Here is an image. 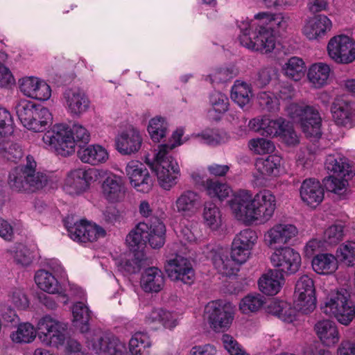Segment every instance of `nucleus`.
<instances>
[{"mask_svg": "<svg viewBox=\"0 0 355 355\" xmlns=\"http://www.w3.org/2000/svg\"><path fill=\"white\" fill-rule=\"evenodd\" d=\"M331 26V21L326 15H319L307 21L303 33L310 40H316L324 36Z\"/></svg>", "mask_w": 355, "mask_h": 355, "instance_id": "nucleus-34", "label": "nucleus"}, {"mask_svg": "<svg viewBox=\"0 0 355 355\" xmlns=\"http://www.w3.org/2000/svg\"><path fill=\"white\" fill-rule=\"evenodd\" d=\"M237 69L234 67H225L216 69L210 76L212 83L225 82L236 76Z\"/></svg>", "mask_w": 355, "mask_h": 355, "instance_id": "nucleus-61", "label": "nucleus"}, {"mask_svg": "<svg viewBox=\"0 0 355 355\" xmlns=\"http://www.w3.org/2000/svg\"><path fill=\"white\" fill-rule=\"evenodd\" d=\"M65 226L69 237L77 242H94L105 235L103 227L85 220H80L73 225L66 220Z\"/></svg>", "mask_w": 355, "mask_h": 355, "instance_id": "nucleus-17", "label": "nucleus"}, {"mask_svg": "<svg viewBox=\"0 0 355 355\" xmlns=\"http://www.w3.org/2000/svg\"><path fill=\"white\" fill-rule=\"evenodd\" d=\"M66 325L56 318L46 315L37 323L38 338L46 346L58 347L62 345L66 339Z\"/></svg>", "mask_w": 355, "mask_h": 355, "instance_id": "nucleus-12", "label": "nucleus"}, {"mask_svg": "<svg viewBox=\"0 0 355 355\" xmlns=\"http://www.w3.org/2000/svg\"><path fill=\"white\" fill-rule=\"evenodd\" d=\"M34 279L40 290L49 294L58 295L63 300L64 304L69 302V298L66 288L52 272L43 269L39 270L35 272Z\"/></svg>", "mask_w": 355, "mask_h": 355, "instance_id": "nucleus-25", "label": "nucleus"}, {"mask_svg": "<svg viewBox=\"0 0 355 355\" xmlns=\"http://www.w3.org/2000/svg\"><path fill=\"white\" fill-rule=\"evenodd\" d=\"M329 56L334 62L347 64L355 60V46H327Z\"/></svg>", "mask_w": 355, "mask_h": 355, "instance_id": "nucleus-47", "label": "nucleus"}, {"mask_svg": "<svg viewBox=\"0 0 355 355\" xmlns=\"http://www.w3.org/2000/svg\"><path fill=\"white\" fill-rule=\"evenodd\" d=\"M289 18L282 13L262 11L252 19L242 17L236 20L240 31L238 41L240 44H275L280 31H285Z\"/></svg>", "mask_w": 355, "mask_h": 355, "instance_id": "nucleus-1", "label": "nucleus"}, {"mask_svg": "<svg viewBox=\"0 0 355 355\" xmlns=\"http://www.w3.org/2000/svg\"><path fill=\"white\" fill-rule=\"evenodd\" d=\"M320 309L343 325H348L353 320L352 306L349 304L348 295L344 291L331 292L321 304Z\"/></svg>", "mask_w": 355, "mask_h": 355, "instance_id": "nucleus-9", "label": "nucleus"}, {"mask_svg": "<svg viewBox=\"0 0 355 355\" xmlns=\"http://www.w3.org/2000/svg\"><path fill=\"white\" fill-rule=\"evenodd\" d=\"M337 257L348 266H352L355 261V242L347 241L337 250Z\"/></svg>", "mask_w": 355, "mask_h": 355, "instance_id": "nucleus-57", "label": "nucleus"}, {"mask_svg": "<svg viewBox=\"0 0 355 355\" xmlns=\"http://www.w3.org/2000/svg\"><path fill=\"white\" fill-rule=\"evenodd\" d=\"M193 137L201 143L210 146H216L224 141V137L215 129L203 130L199 133L193 134Z\"/></svg>", "mask_w": 355, "mask_h": 355, "instance_id": "nucleus-53", "label": "nucleus"}, {"mask_svg": "<svg viewBox=\"0 0 355 355\" xmlns=\"http://www.w3.org/2000/svg\"><path fill=\"white\" fill-rule=\"evenodd\" d=\"M165 270L174 282L191 284L195 279V272L191 262L180 255L169 258L165 264Z\"/></svg>", "mask_w": 355, "mask_h": 355, "instance_id": "nucleus-19", "label": "nucleus"}, {"mask_svg": "<svg viewBox=\"0 0 355 355\" xmlns=\"http://www.w3.org/2000/svg\"><path fill=\"white\" fill-rule=\"evenodd\" d=\"M204 190L210 198H217L220 200L227 198L232 193V189L225 183L212 178H207Z\"/></svg>", "mask_w": 355, "mask_h": 355, "instance_id": "nucleus-49", "label": "nucleus"}, {"mask_svg": "<svg viewBox=\"0 0 355 355\" xmlns=\"http://www.w3.org/2000/svg\"><path fill=\"white\" fill-rule=\"evenodd\" d=\"M209 104L211 107L208 111L209 117L218 120L228 110L229 99L225 94L215 91L209 96Z\"/></svg>", "mask_w": 355, "mask_h": 355, "instance_id": "nucleus-45", "label": "nucleus"}, {"mask_svg": "<svg viewBox=\"0 0 355 355\" xmlns=\"http://www.w3.org/2000/svg\"><path fill=\"white\" fill-rule=\"evenodd\" d=\"M314 330L322 344L326 347H334L340 341V334L338 326L332 320H319L315 323Z\"/></svg>", "mask_w": 355, "mask_h": 355, "instance_id": "nucleus-31", "label": "nucleus"}, {"mask_svg": "<svg viewBox=\"0 0 355 355\" xmlns=\"http://www.w3.org/2000/svg\"><path fill=\"white\" fill-rule=\"evenodd\" d=\"M253 96L252 87L250 84L237 80L231 89V98L241 108L248 105Z\"/></svg>", "mask_w": 355, "mask_h": 355, "instance_id": "nucleus-42", "label": "nucleus"}, {"mask_svg": "<svg viewBox=\"0 0 355 355\" xmlns=\"http://www.w3.org/2000/svg\"><path fill=\"white\" fill-rule=\"evenodd\" d=\"M288 114L300 123L302 132L312 141L322 136V119L318 110L313 106L304 103H291L287 107Z\"/></svg>", "mask_w": 355, "mask_h": 355, "instance_id": "nucleus-8", "label": "nucleus"}, {"mask_svg": "<svg viewBox=\"0 0 355 355\" xmlns=\"http://www.w3.org/2000/svg\"><path fill=\"white\" fill-rule=\"evenodd\" d=\"M305 63L298 57H292L288 60L282 67L284 75L290 79L298 81L304 76Z\"/></svg>", "mask_w": 355, "mask_h": 355, "instance_id": "nucleus-50", "label": "nucleus"}, {"mask_svg": "<svg viewBox=\"0 0 355 355\" xmlns=\"http://www.w3.org/2000/svg\"><path fill=\"white\" fill-rule=\"evenodd\" d=\"M40 105L35 104L34 102L25 98H20L15 101L13 107L16 114L22 125L27 127L35 126V123L31 121V119H34V116H37L38 113L44 114L45 112H37V107Z\"/></svg>", "mask_w": 355, "mask_h": 355, "instance_id": "nucleus-33", "label": "nucleus"}, {"mask_svg": "<svg viewBox=\"0 0 355 355\" xmlns=\"http://www.w3.org/2000/svg\"><path fill=\"white\" fill-rule=\"evenodd\" d=\"M313 270L320 275H330L338 268V261L335 256L329 253L316 255L312 260Z\"/></svg>", "mask_w": 355, "mask_h": 355, "instance_id": "nucleus-41", "label": "nucleus"}, {"mask_svg": "<svg viewBox=\"0 0 355 355\" xmlns=\"http://www.w3.org/2000/svg\"><path fill=\"white\" fill-rule=\"evenodd\" d=\"M248 128L263 136L279 137L288 145L299 143L293 125L282 117L272 119L268 115L258 116L249 121Z\"/></svg>", "mask_w": 355, "mask_h": 355, "instance_id": "nucleus-6", "label": "nucleus"}, {"mask_svg": "<svg viewBox=\"0 0 355 355\" xmlns=\"http://www.w3.org/2000/svg\"><path fill=\"white\" fill-rule=\"evenodd\" d=\"M346 176L332 175L327 180L326 187L331 192L338 195L343 194L347 190L348 182Z\"/></svg>", "mask_w": 355, "mask_h": 355, "instance_id": "nucleus-58", "label": "nucleus"}, {"mask_svg": "<svg viewBox=\"0 0 355 355\" xmlns=\"http://www.w3.org/2000/svg\"><path fill=\"white\" fill-rule=\"evenodd\" d=\"M73 324L82 333L89 330V321L91 318V311L83 302H76L72 308Z\"/></svg>", "mask_w": 355, "mask_h": 355, "instance_id": "nucleus-44", "label": "nucleus"}, {"mask_svg": "<svg viewBox=\"0 0 355 355\" xmlns=\"http://www.w3.org/2000/svg\"><path fill=\"white\" fill-rule=\"evenodd\" d=\"M168 123L165 118L156 116L152 118L148 125L147 130L153 141L159 142L166 137Z\"/></svg>", "mask_w": 355, "mask_h": 355, "instance_id": "nucleus-51", "label": "nucleus"}, {"mask_svg": "<svg viewBox=\"0 0 355 355\" xmlns=\"http://www.w3.org/2000/svg\"><path fill=\"white\" fill-rule=\"evenodd\" d=\"M142 141L140 132L136 128H130L116 137V148L122 155H131L139 150Z\"/></svg>", "mask_w": 355, "mask_h": 355, "instance_id": "nucleus-30", "label": "nucleus"}, {"mask_svg": "<svg viewBox=\"0 0 355 355\" xmlns=\"http://www.w3.org/2000/svg\"><path fill=\"white\" fill-rule=\"evenodd\" d=\"M9 301L12 306L18 309L24 310L29 306V300L21 288L12 289L9 295Z\"/></svg>", "mask_w": 355, "mask_h": 355, "instance_id": "nucleus-59", "label": "nucleus"}, {"mask_svg": "<svg viewBox=\"0 0 355 355\" xmlns=\"http://www.w3.org/2000/svg\"><path fill=\"white\" fill-rule=\"evenodd\" d=\"M131 186L139 192L148 193L153 181L145 166L137 160L130 161L125 168Z\"/></svg>", "mask_w": 355, "mask_h": 355, "instance_id": "nucleus-21", "label": "nucleus"}, {"mask_svg": "<svg viewBox=\"0 0 355 355\" xmlns=\"http://www.w3.org/2000/svg\"><path fill=\"white\" fill-rule=\"evenodd\" d=\"M256 168L261 178L275 177L279 174L282 166V157L277 155H268L266 158H259L256 161Z\"/></svg>", "mask_w": 355, "mask_h": 355, "instance_id": "nucleus-38", "label": "nucleus"}, {"mask_svg": "<svg viewBox=\"0 0 355 355\" xmlns=\"http://www.w3.org/2000/svg\"><path fill=\"white\" fill-rule=\"evenodd\" d=\"M248 147L251 151L257 155L270 153L275 150L274 144L264 138H256L250 139Z\"/></svg>", "mask_w": 355, "mask_h": 355, "instance_id": "nucleus-56", "label": "nucleus"}, {"mask_svg": "<svg viewBox=\"0 0 355 355\" xmlns=\"http://www.w3.org/2000/svg\"><path fill=\"white\" fill-rule=\"evenodd\" d=\"M165 277L161 270L156 267L146 269L141 275L140 284L146 293H158L162 290Z\"/></svg>", "mask_w": 355, "mask_h": 355, "instance_id": "nucleus-35", "label": "nucleus"}, {"mask_svg": "<svg viewBox=\"0 0 355 355\" xmlns=\"http://www.w3.org/2000/svg\"><path fill=\"white\" fill-rule=\"evenodd\" d=\"M333 119L340 126L355 125V105L343 97L336 98L331 108Z\"/></svg>", "mask_w": 355, "mask_h": 355, "instance_id": "nucleus-26", "label": "nucleus"}, {"mask_svg": "<svg viewBox=\"0 0 355 355\" xmlns=\"http://www.w3.org/2000/svg\"><path fill=\"white\" fill-rule=\"evenodd\" d=\"M62 104L73 116H80L90 107V100L86 93L78 87L68 88L62 94Z\"/></svg>", "mask_w": 355, "mask_h": 355, "instance_id": "nucleus-20", "label": "nucleus"}, {"mask_svg": "<svg viewBox=\"0 0 355 355\" xmlns=\"http://www.w3.org/2000/svg\"><path fill=\"white\" fill-rule=\"evenodd\" d=\"M36 162L32 156L26 157V164L14 168L9 174L8 184L15 191H36L48 183L46 173L36 171Z\"/></svg>", "mask_w": 355, "mask_h": 355, "instance_id": "nucleus-5", "label": "nucleus"}, {"mask_svg": "<svg viewBox=\"0 0 355 355\" xmlns=\"http://www.w3.org/2000/svg\"><path fill=\"white\" fill-rule=\"evenodd\" d=\"M19 86L21 93L28 98L44 101L51 96V87L46 81L35 76L19 79Z\"/></svg>", "mask_w": 355, "mask_h": 355, "instance_id": "nucleus-24", "label": "nucleus"}, {"mask_svg": "<svg viewBox=\"0 0 355 355\" xmlns=\"http://www.w3.org/2000/svg\"><path fill=\"white\" fill-rule=\"evenodd\" d=\"M201 206L200 194L191 189L182 191L173 202V211L184 218H191L198 211Z\"/></svg>", "mask_w": 355, "mask_h": 355, "instance_id": "nucleus-23", "label": "nucleus"}, {"mask_svg": "<svg viewBox=\"0 0 355 355\" xmlns=\"http://www.w3.org/2000/svg\"><path fill=\"white\" fill-rule=\"evenodd\" d=\"M78 156L82 162L97 166L107 162L109 153L103 146L92 144L81 147L78 151Z\"/></svg>", "mask_w": 355, "mask_h": 355, "instance_id": "nucleus-37", "label": "nucleus"}, {"mask_svg": "<svg viewBox=\"0 0 355 355\" xmlns=\"http://www.w3.org/2000/svg\"><path fill=\"white\" fill-rule=\"evenodd\" d=\"M13 130V121L10 113L6 109L0 107V135H10Z\"/></svg>", "mask_w": 355, "mask_h": 355, "instance_id": "nucleus-63", "label": "nucleus"}, {"mask_svg": "<svg viewBox=\"0 0 355 355\" xmlns=\"http://www.w3.org/2000/svg\"><path fill=\"white\" fill-rule=\"evenodd\" d=\"M265 297L261 294H250L243 297L239 303V309L244 314L258 311L264 304Z\"/></svg>", "mask_w": 355, "mask_h": 355, "instance_id": "nucleus-52", "label": "nucleus"}, {"mask_svg": "<svg viewBox=\"0 0 355 355\" xmlns=\"http://www.w3.org/2000/svg\"><path fill=\"white\" fill-rule=\"evenodd\" d=\"M206 248L207 250L203 251L205 257L211 259L216 269L223 275L231 276L236 274L239 270V266L243 264L232 257L229 258L222 251L214 250L212 246L207 245Z\"/></svg>", "mask_w": 355, "mask_h": 355, "instance_id": "nucleus-29", "label": "nucleus"}, {"mask_svg": "<svg viewBox=\"0 0 355 355\" xmlns=\"http://www.w3.org/2000/svg\"><path fill=\"white\" fill-rule=\"evenodd\" d=\"M297 234L298 230L294 225L277 223L265 232L263 241L266 246L275 250L288 244Z\"/></svg>", "mask_w": 355, "mask_h": 355, "instance_id": "nucleus-18", "label": "nucleus"}, {"mask_svg": "<svg viewBox=\"0 0 355 355\" xmlns=\"http://www.w3.org/2000/svg\"><path fill=\"white\" fill-rule=\"evenodd\" d=\"M301 200L307 206L315 208L323 200L324 191L320 182L315 178L304 180L300 187Z\"/></svg>", "mask_w": 355, "mask_h": 355, "instance_id": "nucleus-27", "label": "nucleus"}, {"mask_svg": "<svg viewBox=\"0 0 355 355\" xmlns=\"http://www.w3.org/2000/svg\"><path fill=\"white\" fill-rule=\"evenodd\" d=\"M257 239L254 230L249 228L241 230L236 234L232 243V257L240 263H245L250 257Z\"/></svg>", "mask_w": 355, "mask_h": 355, "instance_id": "nucleus-16", "label": "nucleus"}, {"mask_svg": "<svg viewBox=\"0 0 355 355\" xmlns=\"http://www.w3.org/2000/svg\"><path fill=\"white\" fill-rule=\"evenodd\" d=\"M103 345L107 349L111 355H140L142 349L151 347V341L147 334L141 331L135 333L129 340V350L125 343L111 334H99L96 340L92 343V349L95 353H99Z\"/></svg>", "mask_w": 355, "mask_h": 355, "instance_id": "nucleus-4", "label": "nucleus"}, {"mask_svg": "<svg viewBox=\"0 0 355 355\" xmlns=\"http://www.w3.org/2000/svg\"><path fill=\"white\" fill-rule=\"evenodd\" d=\"M331 69L324 62H316L309 66L307 78L315 88H321L328 83Z\"/></svg>", "mask_w": 355, "mask_h": 355, "instance_id": "nucleus-40", "label": "nucleus"}, {"mask_svg": "<svg viewBox=\"0 0 355 355\" xmlns=\"http://www.w3.org/2000/svg\"><path fill=\"white\" fill-rule=\"evenodd\" d=\"M145 322L155 328L159 325L169 329H173L178 324V317L175 313L160 308L152 309L146 314Z\"/></svg>", "mask_w": 355, "mask_h": 355, "instance_id": "nucleus-32", "label": "nucleus"}, {"mask_svg": "<svg viewBox=\"0 0 355 355\" xmlns=\"http://www.w3.org/2000/svg\"><path fill=\"white\" fill-rule=\"evenodd\" d=\"M45 112L44 114H41L38 113L37 116H33L34 119H31V121L35 123V126L31 127H27L28 130H33L34 132H42L44 130L46 129V127L52 123L53 117L51 112L49 110L45 107H43L42 105H39V107H37V112H40V111L43 112Z\"/></svg>", "mask_w": 355, "mask_h": 355, "instance_id": "nucleus-54", "label": "nucleus"}, {"mask_svg": "<svg viewBox=\"0 0 355 355\" xmlns=\"http://www.w3.org/2000/svg\"><path fill=\"white\" fill-rule=\"evenodd\" d=\"M167 145H159L151 153L145 156L144 162L157 176L159 185L164 190H171L180 177L177 160L168 154Z\"/></svg>", "mask_w": 355, "mask_h": 355, "instance_id": "nucleus-3", "label": "nucleus"}, {"mask_svg": "<svg viewBox=\"0 0 355 355\" xmlns=\"http://www.w3.org/2000/svg\"><path fill=\"white\" fill-rule=\"evenodd\" d=\"M222 342L230 355H250L241 345L230 335L224 334Z\"/></svg>", "mask_w": 355, "mask_h": 355, "instance_id": "nucleus-62", "label": "nucleus"}, {"mask_svg": "<svg viewBox=\"0 0 355 355\" xmlns=\"http://www.w3.org/2000/svg\"><path fill=\"white\" fill-rule=\"evenodd\" d=\"M234 308L232 304L220 300L209 302L205 308V318L216 332L229 329L234 320Z\"/></svg>", "mask_w": 355, "mask_h": 355, "instance_id": "nucleus-11", "label": "nucleus"}, {"mask_svg": "<svg viewBox=\"0 0 355 355\" xmlns=\"http://www.w3.org/2000/svg\"><path fill=\"white\" fill-rule=\"evenodd\" d=\"M106 173L100 178H105L101 184V193L110 202L122 201L125 196L126 188L121 176L104 170Z\"/></svg>", "mask_w": 355, "mask_h": 355, "instance_id": "nucleus-22", "label": "nucleus"}, {"mask_svg": "<svg viewBox=\"0 0 355 355\" xmlns=\"http://www.w3.org/2000/svg\"><path fill=\"white\" fill-rule=\"evenodd\" d=\"M106 172L103 169H73L67 175L63 186L64 190L72 196L79 195L87 189L92 182H96Z\"/></svg>", "mask_w": 355, "mask_h": 355, "instance_id": "nucleus-13", "label": "nucleus"}, {"mask_svg": "<svg viewBox=\"0 0 355 355\" xmlns=\"http://www.w3.org/2000/svg\"><path fill=\"white\" fill-rule=\"evenodd\" d=\"M257 98L260 106L267 111L275 112L279 110L280 103L275 92H261Z\"/></svg>", "mask_w": 355, "mask_h": 355, "instance_id": "nucleus-55", "label": "nucleus"}, {"mask_svg": "<svg viewBox=\"0 0 355 355\" xmlns=\"http://www.w3.org/2000/svg\"><path fill=\"white\" fill-rule=\"evenodd\" d=\"M270 259L272 266L277 268L279 273L286 275L296 273L302 263L300 253L288 246L274 250Z\"/></svg>", "mask_w": 355, "mask_h": 355, "instance_id": "nucleus-15", "label": "nucleus"}, {"mask_svg": "<svg viewBox=\"0 0 355 355\" xmlns=\"http://www.w3.org/2000/svg\"><path fill=\"white\" fill-rule=\"evenodd\" d=\"M266 311L284 322L291 323L295 320L297 309L286 302L274 299L268 303Z\"/></svg>", "mask_w": 355, "mask_h": 355, "instance_id": "nucleus-39", "label": "nucleus"}, {"mask_svg": "<svg viewBox=\"0 0 355 355\" xmlns=\"http://www.w3.org/2000/svg\"><path fill=\"white\" fill-rule=\"evenodd\" d=\"M14 259L17 264L22 266H29L33 261L31 252L24 245H18L14 253Z\"/></svg>", "mask_w": 355, "mask_h": 355, "instance_id": "nucleus-64", "label": "nucleus"}, {"mask_svg": "<svg viewBox=\"0 0 355 355\" xmlns=\"http://www.w3.org/2000/svg\"><path fill=\"white\" fill-rule=\"evenodd\" d=\"M166 226L163 221L154 218L148 225L139 223L126 236L128 245L132 248H139L148 243L153 248H160L165 243Z\"/></svg>", "mask_w": 355, "mask_h": 355, "instance_id": "nucleus-7", "label": "nucleus"}, {"mask_svg": "<svg viewBox=\"0 0 355 355\" xmlns=\"http://www.w3.org/2000/svg\"><path fill=\"white\" fill-rule=\"evenodd\" d=\"M202 216L205 225L210 229L216 230L220 227L222 214L214 202L208 201L204 203Z\"/></svg>", "mask_w": 355, "mask_h": 355, "instance_id": "nucleus-46", "label": "nucleus"}, {"mask_svg": "<svg viewBox=\"0 0 355 355\" xmlns=\"http://www.w3.org/2000/svg\"><path fill=\"white\" fill-rule=\"evenodd\" d=\"M324 164L326 169L332 175H349V165L347 159L338 153L328 155Z\"/></svg>", "mask_w": 355, "mask_h": 355, "instance_id": "nucleus-43", "label": "nucleus"}, {"mask_svg": "<svg viewBox=\"0 0 355 355\" xmlns=\"http://www.w3.org/2000/svg\"><path fill=\"white\" fill-rule=\"evenodd\" d=\"M284 284L283 275L277 270H269L259 279L258 286L260 291L268 295H277Z\"/></svg>", "mask_w": 355, "mask_h": 355, "instance_id": "nucleus-36", "label": "nucleus"}, {"mask_svg": "<svg viewBox=\"0 0 355 355\" xmlns=\"http://www.w3.org/2000/svg\"><path fill=\"white\" fill-rule=\"evenodd\" d=\"M206 248L207 250L203 251L205 257L211 259L216 269L223 275L231 276L236 274L239 270V266L243 264L232 257L229 258L222 251L214 250L212 246L207 245Z\"/></svg>", "mask_w": 355, "mask_h": 355, "instance_id": "nucleus-28", "label": "nucleus"}, {"mask_svg": "<svg viewBox=\"0 0 355 355\" xmlns=\"http://www.w3.org/2000/svg\"><path fill=\"white\" fill-rule=\"evenodd\" d=\"M315 286L312 278L307 275L301 276L296 282L294 305L297 311L309 314L316 307Z\"/></svg>", "mask_w": 355, "mask_h": 355, "instance_id": "nucleus-14", "label": "nucleus"}, {"mask_svg": "<svg viewBox=\"0 0 355 355\" xmlns=\"http://www.w3.org/2000/svg\"><path fill=\"white\" fill-rule=\"evenodd\" d=\"M343 225H334L327 229L324 234V241L329 245H335L340 242L344 236Z\"/></svg>", "mask_w": 355, "mask_h": 355, "instance_id": "nucleus-60", "label": "nucleus"}, {"mask_svg": "<svg viewBox=\"0 0 355 355\" xmlns=\"http://www.w3.org/2000/svg\"><path fill=\"white\" fill-rule=\"evenodd\" d=\"M234 217L247 225L269 221L276 209V198L269 190H262L254 196L248 190H239L229 201Z\"/></svg>", "mask_w": 355, "mask_h": 355, "instance_id": "nucleus-2", "label": "nucleus"}, {"mask_svg": "<svg viewBox=\"0 0 355 355\" xmlns=\"http://www.w3.org/2000/svg\"><path fill=\"white\" fill-rule=\"evenodd\" d=\"M42 141L46 148L62 156L71 155L76 151L74 137L70 128L64 124L54 125L44 134Z\"/></svg>", "mask_w": 355, "mask_h": 355, "instance_id": "nucleus-10", "label": "nucleus"}, {"mask_svg": "<svg viewBox=\"0 0 355 355\" xmlns=\"http://www.w3.org/2000/svg\"><path fill=\"white\" fill-rule=\"evenodd\" d=\"M37 334V327L30 322H22L11 333L10 338L15 343H31L36 338Z\"/></svg>", "mask_w": 355, "mask_h": 355, "instance_id": "nucleus-48", "label": "nucleus"}]
</instances>
